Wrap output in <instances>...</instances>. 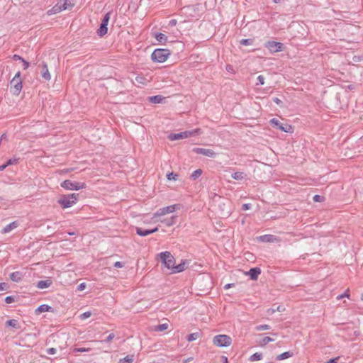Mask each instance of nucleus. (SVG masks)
<instances>
[{
  "mask_svg": "<svg viewBox=\"0 0 363 363\" xmlns=\"http://www.w3.org/2000/svg\"><path fill=\"white\" fill-rule=\"evenodd\" d=\"M50 311H52V307H50L46 304H43V305H40L39 307H38L35 312L36 313H43V312Z\"/></svg>",
  "mask_w": 363,
  "mask_h": 363,
  "instance_id": "a878e982",
  "label": "nucleus"
},
{
  "mask_svg": "<svg viewBox=\"0 0 363 363\" xmlns=\"http://www.w3.org/2000/svg\"><path fill=\"white\" fill-rule=\"evenodd\" d=\"M250 208V203H245L242 206V210L246 211Z\"/></svg>",
  "mask_w": 363,
  "mask_h": 363,
  "instance_id": "6e6d98bb",
  "label": "nucleus"
},
{
  "mask_svg": "<svg viewBox=\"0 0 363 363\" xmlns=\"http://www.w3.org/2000/svg\"><path fill=\"white\" fill-rule=\"evenodd\" d=\"M178 208V205H171L160 208L155 214V216H162L167 213H173Z\"/></svg>",
  "mask_w": 363,
  "mask_h": 363,
  "instance_id": "f8f14e48",
  "label": "nucleus"
},
{
  "mask_svg": "<svg viewBox=\"0 0 363 363\" xmlns=\"http://www.w3.org/2000/svg\"><path fill=\"white\" fill-rule=\"evenodd\" d=\"M231 177L235 180H242L244 179V173L241 172H236L232 174Z\"/></svg>",
  "mask_w": 363,
  "mask_h": 363,
  "instance_id": "473e14b6",
  "label": "nucleus"
},
{
  "mask_svg": "<svg viewBox=\"0 0 363 363\" xmlns=\"http://www.w3.org/2000/svg\"><path fill=\"white\" fill-rule=\"evenodd\" d=\"M192 151L196 154L203 155L211 158H214L216 156V153L213 150L211 149L195 147L192 150Z\"/></svg>",
  "mask_w": 363,
  "mask_h": 363,
  "instance_id": "9b49d317",
  "label": "nucleus"
},
{
  "mask_svg": "<svg viewBox=\"0 0 363 363\" xmlns=\"http://www.w3.org/2000/svg\"><path fill=\"white\" fill-rule=\"evenodd\" d=\"M261 274V269L259 267H253L250 269V271L247 273V275L250 276L252 280H257L258 276Z\"/></svg>",
  "mask_w": 363,
  "mask_h": 363,
  "instance_id": "4468645a",
  "label": "nucleus"
},
{
  "mask_svg": "<svg viewBox=\"0 0 363 363\" xmlns=\"http://www.w3.org/2000/svg\"><path fill=\"white\" fill-rule=\"evenodd\" d=\"M60 6L62 9V11L73 6V5L70 4L69 0H64L63 4H60Z\"/></svg>",
  "mask_w": 363,
  "mask_h": 363,
  "instance_id": "e433bc0d",
  "label": "nucleus"
},
{
  "mask_svg": "<svg viewBox=\"0 0 363 363\" xmlns=\"http://www.w3.org/2000/svg\"><path fill=\"white\" fill-rule=\"evenodd\" d=\"M91 312H89V311L84 312L80 315V318H81V319L84 320V319L89 318L91 316Z\"/></svg>",
  "mask_w": 363,
  "mask_h": 363,
  "instance_id": "79ce46f5",
  "label": "nucleus"
},
{
  "mask_svg": "<svg viewBox=\"0 0 363 363\" xmlns=\"http://www.w3.org/2000/svg\"><path fill=\"white\" fill-rule=\"evenodd\" d=\"M170 55L171 51L169 50L157 48L152 53L151 59L153 62L162 63L165 62Z\"/></svg>",
  "mask_w": 363,
  "mask_h": 363,
  "instance_id": "7ed1b4c3",
  "label": "nucleus"
},
{
  "mask_svg": "<svg viewBox=\"0 0 363 363\" xmlns=\"http://www.w3.org/2000/svg\"><path fill=\"white\" fill-rule=\"evenodd\" d=\"M176 220V216H172L169 218L164 219L163 220H162V223H163L166 226L170 227L175 224Z\"/></svg>",
  "mask_w": 363,
  "mask_h": 363,
  "instance_id": "b1692460",
  "label": "nucleus"
},
{
  "mask_svg": "<svg viewBox=\"0 0 363 363\" xmlns=\"http://www.w3.org/2000/svg\"><path fill=\"white\" fill-rule=\"evenodd\" d=\"M113 266L116 268H122L124 267V262H116L114 263Z\"/></svg>",
  "mask_w": 363,
  "mask_h": 363,
  "instance_id": "8fccbe9b",
  "label": "nucleus"
},
{
  "mask_svg": "<svg viewBox=\"0 0 363 363\" xmlns=\"http://www.w3.org/2000/svg\"><path fill=\"white\" fill-rule=\"evenodd\" d=\"M14 301H15L14 297L12 296H7L5 298V302L6 303H12L13 302H14Z\"/></svg>",
  "mask_w": 363,
  "mask_h": 363,
  "instance_id": "49530a36",
  "label": "nucleus"
},
{
  "mask_svg": "<svg viewBox=\"0 0 363 363\" xmlns=\"http://www.w3.org/2000/svg\"><path fill=\"white\" fill-rule=\"evenodd\" d=\"M273 101L278 105H281L282 101L277 97L273 99Z\"/></svg>",
  "mask_w": 363,
  "mask_h": 363,
  "instance_id": "5fc2aeb1",
  "label": "nucleus"
},
{
  "mask_svg": "<svg viewBox=\"0 0 363 363\" xmlns=\"http://www.w3.org/2000/svg\"><path fill=\"white\" fill-rule=\"evenodd\" d=\"M213 342L218 347H228L232 343V339L227 335H218L213 339Z\"/></svg>",
  "mask_w": 363,
  "mask_h": 363,
  "instance_id": "39448f33",
  "label": "nucleus"
},
{
  "mask_svg": "<svg viewBox=\"0 0 363 363\" xmlns=\"http://www.w3.org/2000/svg\"><path fill=\"white\" fill-rule=\"evenodd\" d=\"M292 356V353L291 352H285L281 354H279L277 357V360H283V359H286L287 358H289Z\"/></svg>",
  "mask_w": 363,
  "mask_h": 363,
  "instance_id": "7c9ffc66",
  "label": "nucleus"
},
{
  "mask_svg": "<svg viewBox=\"0 0 363 363\" xmlns=\"http://www.w3.org/2000/svg\"><path fill=\"white\" fill-rule=\"evenodd\" d=\"M22 80L21 78V72H18L11 81V88L13 89V94L18 95L22 89Z\"/></svg>",
  "mask_w": 363,
  "mask_h": 363,
  "instance_id": "423d86ee",
  "label": "nucleus"
},
{
  "mask_svg": "<svg viewBox=\"0 0 363 363\" xmlns=\"http://www.w3.org/2000/svg\"><path fill=\"white\" fill-rule=\"evenodd\" d=\"M271 125H273L277 129L286 132V133H292L293 127L288 123H282L278 119L274 118L269 121Z\"/></svg>",
  "mask_w": 363,
  "mask_h": 363,
  "instance_id": "1a4fd4ad",
  "label": "nucleus"
},
{
  "mask_svg": "<svg viewBox=\"0 0 363 363\" xmlns=\"http://www.w3.org/2000/svg\"><path fill=\"white\" fill-rule=\"evenodd\" d=\"M155 39L161 44H164L168 41V38L166 35L162 33H156L154 34Z\"/></svg>",
  "mask_w": 363,
  "mask_h": 363,
  "instance_id": "aec40b11",
  "label": "nucleus"
},
{
  "mask_svg": "<svg viewBox=\"0 0 363 363\" xmlns=\"http://www.w3.org/2000/svg\"><path fill=\"white\" fill-rule=\"evenodd\" d=\"M257 85H263L264 84V77L262 75H259L257 77Z\"/></svg>",
  "mask_w": 363,
  "mask_h": 363,
  "instance_id": "ea45409f",
  "label": "nucleus"
},
{
  "mask_svg": "<svg viewBox=\"0 0 363 363\" xmlns=\"http://www.w3.org/2000/svg\"><path fill=\"white\" fill-rule=\"evenodd\" d=\"M9 288L8 284L5 282L0 283V291L7 290Z\"/></svg>",
  "mask_w": 363,
  "mask_h": 363,
  "instance_id": "37998d69",
  "label": "nucleus"
},
{
  "mask_svg": "<svg viewBox=\"0 0 363 363\" xmlns=\"http://www.w3.org/2000/svg\"><path fill=\"white\" fill-rule=\"evenodd\" d=\"M62 11V9L60 6V4H55L51 9H50L49 11H48V14L49 16H51V15H53V14H56L57 13H60V11Z\"/></svg>",
  "mask_w": 363,
  "mask_h": 363,
  "instance_id": "5701e85b",
  "label": "nucleus"
},
{
  "mask_svg": "<svg viewBox=\"0 0 363 363\" xmlns=\"http://www.w3.org/2000/svg\"><path fill=\"white\" fill-rule=\"evenodd\" d=\"M254 40L251 38L249 39H242L240 41V45H250L253 43Z\"/></svg>",
  "mask_w": 363,
  "mask_h": 363,
  "instance_id": "4c0bfd02",
  "label": "nucleus"
},
{
  "mask_svg": "<svg viewBox=\"0 0 363 363\" xmlns=\"http://www.w3.org/2000/svg\"><path fill=\"white\" fill-rule=\"evenodd\" d=\"M134 361V355H127L125 357L121 359L118 363H132Z\"/></svg>",
  "mask_w": 363,
  "mask_h": 363,
  "instance_id": "cd10ccee",
  "label": "nucleus"
},
{
  "mask_svg": "<svg viewBox=\"0 0 363 363\" xmlns=\"http://www.w3.org/2000/svg\"><path fill=\"white\" fill-rule=\"evenodd\" d=\"M169 325L167 323L160 324L155 326L154 330L156 332H162L168 328Z\"/></svg>",
  "mask_w": 363,
  "mask_h": 363,
  "instance_id": "c756f323",
  "label": "nucleus"
},
{
  "mask_svg": "<svg viewBox=\"0 0 363 363\" xmlns=\"http://www.w3.org/2000/svg\"><path fill=\"white\" fill-rule=\"evenodd\" d=\"M265 47L269 49L271 52H277L283 50L284 45L279 42L267 41L265 43Z\"/></svg>",
  "mask_w": 363,
  "mask_h": 363,
  "instance_id": "9d476101",
  "label": "nucleus"
},
{
  "mask_svg": "<svg viewBox=\"0 0 363 363\" xmlns=\"http://www.w3.org/2000/svg\"><path fill=\"white\" fill-rule=\"evenodd\" d=\"M135 79L138 82H142L141 80L143 79V77H137Z\"/></svg>",
  "mask_w": 363,
  "mask_h": 363,
  "instance_id": "e2e57ef3",
  "label": "nucleus"
},
{
  "mask_svg": "<svg viewBox=\"0 0 363 363\" xmlns=\"http://www.w3.org/2000/svg\"><path fill=\"white\" fill-rule=\"evenodd\" d=\"M6 167H7V165L6 164V163L4 164L1 165L0 171H3Z\"/></svg>",
  "mask_w": 363,
  "mask_h": 363,
  "instance_id": "680f3d73",
  "label": "nucleus"
},
{
  "mask_svg": "<svg viewBox=\"0 0 363 363\" xmlns=\"http://www.w3.org/2000/svg\"><path fill=\"white\" fill-rule=\"evenodd\" d=\"M222 359H224L223 363H228V358L226 357L222 356Z\"/></svg>",
  "mask_w": 363,
  "mask_h": 363,
  "instance_id": "0e129e2a",
  "label": "nucleus"
},
{
  "mask_svg": "<svg viewBox=\"0 0 363 363\" xmlns=\"http://www.w3.org/2000/svg\"><path fill=\"white\" fill-rule=\"evenodd\" d=\"M18 225L17 221H13L8 225H6L1 230L3 234H6L11 231L12 230L16 228Z\"/></svg>",
  "mask_w": 363,
  "mask_h": 363,
  "instance_id": "a211bd4d",
  "label": "nucleus"
},
{
  "mask_svg": "<svg viewBox=\"0 0 363 363\" xmlns=\"http://www.w3.org/2000/svg\"><path fill=\"white\" fill-rule=\"evenodd\" d=\"M285 310L284 307L282 306H277L276 308L273 307V308H269L267 311V313L269 315L274 314L275 312L277 311H279V312H282Z\"/></svg>",
  "mask_w": 363,
  "mask_h": 363,
  "instance_id": "393cba45",
  "label": "nucleus"
},
{
  "mask_svg": "<svg viewBox=\"0 0 363 363\" xmlns=\"http://www.w3.org/2000/svg\"><path fill=\"white\" fill-rule=\"evenodd\" d=\"M114 337H115V335L113 333H111L107 336L106 340H104L103 342H110Z\"/></svg>",
  "mask_w": 363,
  "mask_h": 363,
  "instance_id": "c03bdc74",
  "label": "nucleus"
},
{
  "mask_svg": "<svg viewBox=\"0 0 363 363\" xmlns=\"http://www.w3.org/2000/svg\"><path fill=\"white\" fill-rule=\"evenodd\" d=\"M23 274L19 271L14 272L10 274L9 278L14 282H19L22 280Z\"/></svg>",
  "mask_w": 363,
  "mask_h": 363,
  "instance_id": "2eb2a0df",
  "label": "nucleus"
},
{
  "mask_svg": "<svg viewBox=\"0 0 363 363\" xmlns=\"http://www.w3.org/2000/svg\"><path fill=\"white\" fill-rule=\"evenodd\" d=\"M22 62H23V69H28V67H29V62H27L26 60H25L24 59H23V61H22Z\"/></svg>",
  "mask_w": 363,
  "mask_h": 363,
  "instance_id": "13d9d810",
  "label": "nucleus"
},
{
  "mask_svg": "<svg viewBox=\"0 0 363 363\" xmlns=\"http://www.w3.org/2000/svg\"><path fill=\"white\" fill-rule=\"evenodd\" d=\"M61 186L67 190H79L86 187L84 182H74L71 180H65L61 184Z\"/></svg>",
  "mask_w": 363,
  "mask_h": 363,
  "instance_id": "0eeeda50",
  "label": "nucleus"
},
{
  "mask_svg": "<svg viewBox=\"0 0 363 363\" xmlns=\"http://www.w3.org/2000/svg\"><path fill=\"white\" fill-rule=\"evenodd\" d=\"M6 138V135L4 133L1 137V141Z\"/></svg>",
  "mask_w": 363,
  "mask_h": 363,
  "instance_id": "69168bd1",
  "label": "nucleus"
},
{
  "mask_svg": "<svg viewBox=\"0 0 363 363\" xmlns=\"http://www.w3.org/2000/svg\"><path fill=\"white\" fill-rule=\"evenodd\" d=\"M158 230V228L156 227L153 229L149 230V229H143L142 228L136 227L135 231L136 233L140 236H147L148 235H150L152 233H154Z\"/></svg>",
  "mask_w": 363,
  "mask_h": 363,
  "instance_id": "ddd939ff",
  "label": "nucleus"
},
{
  "mask_svg": "<svg viewBox=\"0 0 363 363\" xmlns=\"http://www.w3.org/2000/svg\"><path fill=\"white\" fill-rule=\"evenodd\" d=\"M258 240L264 242H273L276 238L273 235H264L259 236Z\"/></svg>",
  "mask_w": 363,
  "mask_h": 363,
  "instance_id": "412c9836",
  "label": "nucleus"
},
{
  "mask_svg": "<svg viewBox=\"0 0 363 363\" xmlns=\"http://www.w3.org/2000/svg\"><path fill=\"white\" fill-rule=\"evenodd\" d=\"M338 359H339V357L333 358V359H330V360H328V362H326L325 363H337Z\"/></svg>",
  "mask_w": 363,
  "mask_h": 363,
  "instance_id": "4d7b16f0",
  "label": "nucleus"
},
{
  "mask_svg": "<svg viewBox=\"0 0 363 363\" xmlns=\"http://www.w3.org/2000/svg\"><path fill=\"white\" fill-rule=\"evenodd\" d=\"M203 173V171L202 169H198L196 170H195L194 172H193V173L191 174L190 176V178L192 179V180H196L199 177H201V175Z\"/></svg>",
  "mask_w": 363,
  "mask_h": 363,
  "instance_id": "c85d7f7f",
  "label": "nucleus"
},
{
  "mask_svg": "<svg viewBox=\"0 0 363 363\" xmlns=\"http://www.w3.org/2000/svg\"><path fill=\"white\" fill-rule=\"evenodd\" d=\"M69 235H76V233L75 232H68L67 233Z\"/></svg>",
  "mask_w": 363,
  "mask_h": 363,
  "instance_id": "338daca9",
  "label": "nucleus"
},
{
  "mask_svg": "<svg viewBox=\"0 0 363 363\" xmlns=\"http://www.w3.org/2000/svg\"><path fill=\"white\" fill-rule=\"evenodd\" d=\"M158 256L160 257L162 264L170 271V274L172 272L173 267L175 264V259L173 255L168 251L160 252Z\"/></svg>",
  "mask_w": 363,
  "mask_h": 363,
  "instance_id": "f03ea898",
  "label": "nucleus"
},
{
  "mask_svg": "<svg viewBox=\"0 0 363 363\" xmlns=\"http://www.w3.org/2000/svg\"><path fill=\"white\" fill-rule=\"evenodd\" d=\"M57 352V350L55 348L51 347L47 350V353L48 354H55Z\"/></svg>",
  "mask_w": 363,
  "mask_h": 363,
  "instance_id": "3c124183",
  "label": "nucleus"
},
{
  "mask_svg": "<svg viewBox=\"0 0 363 363\" xmlns=\"http://www.w3.org/2000/svg\"><path fill=\"white\" fill-rule=\"evenodd\" d=\"M344 297H347V298H350V294H349V290H347V291H345L343 294H341L340 296H337V298L340 299V298H342Z\"/></svg>",
  "mask_w": 363,
  "mask_h": 363,
  "instance_id": "603ef678",
  "label": "nucleus"
},
{
  "mask_svg": "<svg viewBox=\"0 0 363 363\" xmlns=\"http://www.w3.org/2000/svg\"><path fill=\"white\" fill-rule=\"evenodd\" d=\"M167 177L168 180H177L178 174H174V172H170L167 174Z\"/></svg>",
  "mask_w": 363,
  "mask_h": 363,
  "instance_id": "58836bf2",
  "label": "nucleus"
},
{
  "mask_svg": "<svg viewBox=\"0 0 363 363\" xmlns=\"http://www.w3.org/2000/svg\"><path fill=\"white\" fill-rule=\"evenodd\" d=\"M13 60L15 61H17V60H20L21 62L23 61V58L18 55H14L13 56Z\"/></svg>",
  "mask_w": 363,
  "mask_h": 363,
  "instance_id": "864d4df0",
  "label": "nucleus"
},
{
  "mask_svg": "<svg viewBox=\"0 0 363 363\" xmlns=\"http://www.w3.org/2000/svg\"><path fill=\"white\" fill-rule=\"evenodd\" d=\"M52 281L50 279H48L46 280L39 281L37 283L36 286L38 289H43L50 287L52 285Z\"/></svg>",
  "mask_w": 363,
  "mask_h": 363,
  "instance_id": "dca6fc26",
  "label": "nucleus"
},
{
  "mask_svg": "<svg viewBox=\"0 0 363 363\" xmlns=\"http://www.w3.org/2000/svg\"><path fill=\"white\" fill-rule=\"evenodd\" d=\"M186 268V262L182 261L180 264L176 265L174 264L172 274L182 272L185 270Z\"/></svg>",
  "mask_w": 363,
  "mask_h": 363,
  "instance_id": "f3484780",
  "label": "nucleus"
},
{
  "mask_svg": "<svg viewBox=\"0 0 363 363\" xmlns=\"http://www.w3.org/2000/svg\"><path fill=\"white\" fill-rule=\"evenodd\" d=\"M274 339L270 337H264L259 341V345L262 346H264L267 344H268L269 342L274 341Z\"/></svg>",
  "mask_w": 363,
  "mask_h": 363,
  "instance_id": "72a5a7b5",
  "label": "nucleus"
},
{
  "mask_svg": "<svg viewBox=\"0 0 363 363\" xmlns=\"http://www.w3.org/2000/svg\"><path fill=\"white\" fill-rule=\"evenodd\" d=\"M6 324L9 326L13 327L14 328L18 329L20 328V325L18 320L15 319H11L6 321Z\"/></svg>",
  "mask_w": 363,
  "mask_h": 363,
  "instance_id": "bb28decb",
  "label": "nucleus"
},
{
  "mask_svg": "<svg viewBox=\"0 0 363 363\" xmlns=\"http://www.w3.org/2000/svg\"><path fill=\"white\" fill-rule=\"evenodd\" d=\"M262 359V354L256 352L250 357L249 360L250 362H255V361L260 360Z\"/></svg>",
  "mask_w": 363,
  "mask_h": 363,
  "instance_id": "2f4dec72",
  "label": "nucleus"
},
{
  "mask_svg": "<svg viewBox=\"0 0 363 363\" xmlns=\"http://www.w3.org/2000/svg\"><path fill=\"white\" fill-rule=\"evenodd\" d=\"M323 199H324V198L320 195H315L313 196V201L315 202H321L323 201Z\"/></svg>",
  "mask_w": 363,
  "mask_h": 363,
  "instance_id": "a18cd8bd",
  "label": "nucleus"
},
{
  "mask_svg": "<svg viewBox=\"0 0 363 363\" xmlns=\"http://www.w3.org/2000/svg\"><path fill=\"white\" fill-rule=\"evenodd\" d=\"M74 350L76 352H84L89 351L90 349L89 348H84V347H79V348H75Z\"/></svg>",
  "mask_w": 363,
  "mask_h": 363,
  "instance_id": "de8ad7c7",
  "label": "nucleus"
},
{
  "mask_svg": "<svg viewBox=\"0 0 363 363\" xmlns=\"http://www.w3.org/2000/svg\"><path fill=\"white\" fill-rule=\"evenodd\" d=\"M18 162V159H16V158H12V159H9L6 162V164L8 166L9 165H11V164H16Z\"/></svg>",
  "mask_w": 363,
  "mask_h": 363,
  "instance_id": "a19ab883",
  "label": "nucleus"
},
{
  "mask_svg": "<svg viewBox=\"0 0 363 363\" xmlns=\"http://www.w3.org/2000/svg\"><path fill=\"white\" fill-rule=\"evenodd\" d=\"M86 286V284L85 283H84V282L81 283L79 285H78L77 290L80 291H83L85 289Z\"/></svg>",
  "mask_w": 363,
  "mask_h": 363,
  "instance_id": "09e8293b",
  "label": "nucleus"
},
{
  "mask_svg": "<svg viewBox=\"0 0 363 363\" xmlns=\"http://www.w3.org/2000/svg\"><path fill=\"white\" fill-rule=\"evenodd\" d=\"M282 0H273V2L275 3V4H279L281 1Z\"/></svg>",
  "mask_w": 363,
  "mask_h": 363,
  "instance_id": "774afa93",
  "label": "nucleus"
},
{
  "mask_svg": "<svg viewBox=\"0 0 363 363\" xmlns=\"http://www.w3.org/2000/svg\"><path fill=\"white\" fill-rule=\"evenodd\" d=\"M176 24H177V20H175V19H172L169 22V26H174Z\"/></svg>",
  "mask_w": 363,
  "mask_h": 363,
  "instance_id": "bf43d9fd",
  "label": "nucleus"
},
{
  "mask_svg": "<svg viewBox=\"0 0 363 363\" xmlns=\"http://www.w3.org/2000/svg\"><path fill=\"white\" fill-rule=\"evenodd\" d=\"M199 337V333H194L189 334L187 336L186 340L189 342H191V341L196 340Z\"/></svg>",
  "mask_w": 363,
  "mask_h": 363,
  "instance_id": "f704fd0d",
  "label": "nucleus"
},
{
  "mask_svg": "<svg viewBox=\"0 0 363 363\" xmlns=\"http://www.w3.org/2000/svg\"><path fill=\"white\" fill-rule=\"evenodd\" d=\"M164 99V97L161 95H155L149 97V101L152 104H160Z\"/></svg>",
  "mask_w": 363,
  "mask_h": 363,
  "instance_id": "4be33fe9",
  "label": "nucleus"
},
{
  "mask_svg": "<svg viewBox=\"0 0 363 363\" xmlns=\"http://www.w3.org/2000/svg\"><path fill=\"white\" fill-rule=\"evenodd\" d=\"M79 194H70L62 195L58 199V203L63 208H67L72 206L78 201Z\"/></svg>",
  "mask_w": 363,
  "mask_h": 363,
  "instance_id": "f257e3e1",
  "label": "nucleus"
},
{
  "mask_svg": "<svg viewBox=\"0 0 363 363\" xmlns=\"http://www.w3.org/2000/svg\"><path fill=\"white\" fill-rule=\"evenodd\" d=\"M271 327L269 325L264 324V325H259L255 327V330L257 331H262V330H266L270 329Z\"/></svg>",
  "mask_w": 363,
  "mask_h": 363,
  "instance_id": "c9c22d12",
  "label": "nucleus"
},
{
  "mask_svg": "<svg viewBox=\"0 0 363 363\" xmlns=\"http://www.w3.org/2000/svg\"><path fill=\"white\" fill-rule=\"evenodd\" d=\"M111 12H108L104 15V16L101 21V23L100 24V26L96 31V33L99 36L103 37L107 33L108 24V22H109V20L111 18Z\"/></svg>",
  "mask_w": 363,
  "mask_h": 363,
  "instance_id": "6e6552de",
  "label": "nucleus"
},
{
  "mask_svg": "<svg viewBox=\"0 0 363 363\" xmlns=\"http://www.w3.org/2000/svg\"><path fill=\"white\" fill-rule=\"evenodd\" d=\"M199 133L200 129H195L193 130H186L179 133H171L168 138L170 140H177L194 136L198 135Z\"/></svg>",
  "mask_w": 363,
  "mask_h": 363,
  "instance_id": "20e7f679",
  "label": "nucleus"
},
{
  "mask_svg": "<svg viewBox=\"0 0 363 363\" xmlns=\"http://www.w3.org/2000/svg\"><path fill=\"white\" fill-rule=\"evenodd\" d=\"M234 285H235L234 284H225L224 286V289H228L231 288Z\"/></svg>",
  "mask_w": 363,
  "mask_h": 363,
  "instance_id": "052dcab7",
  "label": "nucleus"
},
{
  "mask_svg": "<svg viewBox=\"0 0 363 363\" xmlns=\"http://www.w3.org/2000/svg\"><path fill=\"white\" fill-rule=\"evenodd\" d=\"M42 77L45 80H50L51 78L50 74L48 71V65L46 63L43 62L42 65Z\"/></svg>",
  "mask_w": 363,
  "mask_h": 363,
  "instance_id": "6ab92c4d",
  "label": "nucleus"
}]
</instances>
